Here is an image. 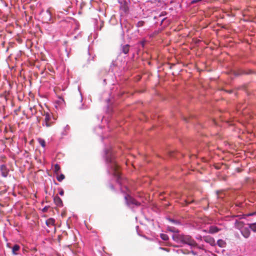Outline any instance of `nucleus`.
<instances>
[{
	"mask_svg": "<svg viewBox=\"0 0 256 256\" xmlns=\"http://www.w3.org/2000/svg\"><path fill=\"white\" fill-rule=\"evenodd\" d=\"M144 22L143 21H140L137 24V26L138 27H141L144 26Z\"/></svg>",
	"mask_w": 256,
	"mask_h": 256,
	"instance_id": "a211bd4d",
	"label": "nucleus"
},
{
	"mask_svg": "<svg viewBox=\"0 0 256 256\" xmlns=\"http://www.w3.org/2000/svg\"><path fill=\"white\" fill-rule=\"evenodd\" d=\"M172 238L178 242L186 244L190 246L191 248L196 246V242L192 239L190 236L188 235L178 234L176 236H173Z\"/></svg>",
	"mask_w": 256,
	"mask_h": 256,
	"instance_id": "f03ea898",
	"label": "nucleus"
},
{
	"mask_svg": "<svg viewBox=\"0 0 256 256\" xmlns=\"http://www.w3.org/2000/svg\"><path fill=\"white\" fill-rule=\"evenodd\" d=\"M54 200L55 204L57 206H62V200L58 196H56L54 198Z\"/></svg>",
	"mask_w": 256,
	"mask_h": 256,
	"instance_id": "423d86ee",
	"label": "nucleus"
},
{
	"mask_svg": "<svg viewBox=\"0 0 256 256\" xmlns=\"http://www.w3.org/2000/svg\"><path fill=\"white\" fill-rule=\"evenodd\" d=\"M160 236L161 238L164 240H167L168 239V236L166 234H161Z\"/></svg>",
	"mask_w": 256,
	"mask_h": 256,
	"instance_id": "4468645a",
	"label": "nucleus"
},
{
	"mask_svg": "<svg viewBox=\"0 0 256 256\" xmlns=\"http://www.w3.org/2000/svg\"><path fill=\"white\" fill-rule=\"evenodd\" d=\"M47 13L48 15H50V12L48 11H47Z\"/></svg>",
	"mask_w": 256,
	"mask_h": 256,
	"instance_id": "bb28decb",
	"label": "nucleus"
},
{
	"mask_svg": "<svg viewBox=\"0 0 256 256\" xmlns=\"http://www.w3.org/2000/svg\"><path fill=\"white\" fill-rule=\"evenodd\" d=\"M164 12H162V14H160V16H164Z\"/></svg>",
	"mask_w": 256,
	"mask_h": 256,
	"instance_id": "b1692460",
	"label": "nucleus"
},
{
	"mask_svg": "<svg viewBox=\"0 0 256 256\" xmlns=\"http://www.w3.org/2000/svg\"><path fill=\"white\" fill-rule=\"evenodd\" d=\"M105 157L106 163L108 164V172L114 176L117 182L120 184V174L118 170V166L115 160V156L111 148L105 150Z\"/></svg>",
	"mask_w": 256,
	"mask_h": 256,
	"instance_id": "f257e3e1",
	"label": "nucleus"
},
{
	"mask_svg": "<svg viewBox=\"0 0 256 256\" xmlns=\"http://www.w3.org/2000/svg\"><path fill=\"white\" fill-rule=\"evenodd\" d=\"M208 239H209L208 242L210 244H213L214 242V238H210Z\"/></svg>",
	"mask_w": 256,
	"mask_h": 256,
	"instance_id": "6ab92c4d",
	"label": "nucleus"
},
{
	"mask_svg": "<svg viewBox=\"0 0 256 256\" xmlns=\"http://www.w3.org/2000/svg\"><path fill=\"white\" fill-rule=\"evenodd\" d=\"M250 226V230H252L254 232H256V222L248 224Z\"/></svg>",
	"mask_w": 256,
	"mask_h": 256,
	"instance_id": "f8f14e48",
	"label": "nucleus"
},
{
	"mask_svg": "<svg viewBox=\"0 0 256 256\" xmlns=\"http://www.w3.org/2000/svg\"><path fill=\"white\" fill-rule=\"evenodd\" d=\"M20 249V246L18 244H14L12 248V253L14 255L18 254L17 252Z\"/></svg>",
	"mask_w": 256,
	"mask_h": 256,
	"instance_id": "1a4fd4ad",
	"label": "nucleus"
},
{
	"mask_svg": "<svg viewBox=\"0 0 256 256\" xmlns=\"http://www.w3.org/2000/svg\"><path fill=\"white\" fill-rule=\"evenodd\" d=\"M59 194L60 195V196H63L64 194V192L62 190L60 192H59Z\"/></svg>",
	"mask_w": 256,
	"mask_h": 256,
	"instance_id": "5701e85b",
	"label": "nucleus"
},
{
	"mask_svg": "<svg viewBox=\"0 0 256 256\" xmlns=\"http://www.w3.org/2000/svg\"><path fill=\"white\" fill-rule=\"evenodd\" d=\"M1 174L3 177L6 178L9 173V168L5 164H2L0 166Z\"/></svg>",
	"mask_w": 256,
	"mask_h": 256,
	"instance_id": "39448f33",
	"label": "nucleus"
},
{
	"mask_svg": "<svg viewBox=\"0 0 256 256\" xmlns=\"http://www.w3.org/2000/svg\"><path fill=\"white\" fill-rule=\"evenodd\" d=\"M169 230L171 232H178V230H175L174 228H169Z\"/></svg>",
	"mask_w": 256,
	"mask_h": 256,
	"instance_id": "aec40b11",
	"label": "nucleus"
},
{
	"mask_svg": "<svg viewBox=\"0 0 256 256\" xmlns=\"http://www.w3.org/2000/svg\"><path fill=\"white\" fill-rule=\"evenodd\" d=\"M38 140L41 146L43 148H44L46 146L44 140L42 138H39Z\"/></svg>",
	"mask_w": 256,
	"mask_h": 256,
	"instance_id": "2eb2a0df",
	"label": "nucleus"
},
{
	"mask_svg": "<svg viewBox=\"0 0 256 256\" xmlns=\"http://www.w3.org/2000/svg\"><path fill=\"white\" fill-rule=\"evenodd\" d=\"M122 52L124 54H127L129 52V45L126 44L122 47Z\"/></svg>",
	"mask_w": 256,
	"mask_h": 256,
	"instance_id": "9b49d317",
	"label": "nucleus"
},
{
	"mask_svg": "<svg viewBox=\"0 0 256 256\" xmlns=\"http://www.w3.org/2000/svg\"><path fill=\"white\" fill-rule=\"evenodd\" d=\"M55 220L52 218H50L46 220V224L48 226H50L54 224Z\"/></svg>",
	"mask_w": 256,
	"mask_h": 256,
	"instance_id": "9d476101",
	"label": "nucleus"
},
{
	"mask_svg": "<svg viewBox=\"0 0 256 256\" xmlns=\"http://www.w3.org/2000/svg\"><path fill=\"white\" fill-rule=\"evenodd\" d=\"M202 0H192V2H191V4H196L198 2H200L202 1Z\"/></svg>",
	"mask_w": 256,
	"mask_h": 256,
	"instance_id": "4be33fe9",
	"label": "nucleus"
},
{
	"mask_svg": "<svg viewBox=\"0 0 256 256\" xmlns=\"http://www.w3.org/2000/svg\"><path fill=\"white\" fill-rule=\"evenodd\" d=\"M110 188H112V190H113V189H114V188L113 186H112H112H110Z\"/></svg>",
	"mask_w": 256,
	"mask_h": 256,
	"instance_id": "a878e982",
	"label": "nucleus"
},
{
	"mask_svg": "<svg viewBox=\"0 0 256 256\" xmlns=\"http://www.w3.org/2000/svg\"><path fill=\"white\" fill-rule=\"evenodd\" d=\"M65 176L64 174H61L60 176L57 177V180L58 182H62Z\"/></svg>",
	"mask_w": 256,
	"mask_h": 256,
	"instance_id": "f3484780",
	"label": "nucleus"
},
{
	"mask_svg": "<svg viewBox=\"0 0 256 256\" xmlns=\"http://www.w3.org/2000/svg\"><path fill=\"white\" fill-rule=\"evenodd\" d=\"M217 244L220 247L223 248L225 246V242L222 240H218L217 241Z\"/></svg>",
	"mask_w": 256,
	"mask_h": 256,
	"instance_id": "ddd939ff",
	"label": "nucleus"
},
{
	"mask_svg": "<svg viewBox=\"0 0 256 256\" xmlns=\"http://www.w3.org/2000/svg\"><path fill=\"white\" fill-rule=\"evenodd\" d=\"M186 203H188H188H190V202H188V201H186Z\"/></svg>",
	"mask_w": 256,
	"mask_h": 256,
	"instance_id": "c85d7f7f",
	"label": "nucleus"
},
{
	"mask_svg": "<svg viewBox=\"0 0 256 256\" xmlns=\"http://www.w3.org/2000/svg\"><path fill=\"white\" fill-rule=\"evenodd\" d=\"M220 229L215 226H211L209 228L208 232L210 234H214L218 232Z\"/></svg>",
	"mask_w": 256,
	"mask_h": 256,
	"instance_id": "0eeeda50",
	"label": "nucleus"
},
{
	"mask_svg": "<svg viewBox=\"0 0 256 256\" xmlns=\"http://www.w3.org/2000/svg\"><path fill=\"white\" fill-rule=\"evenodd\" d=\"M124 198L127 205L132 208L138 207L140 205V202H137L129 195L126 196Z\"/></svg>",
	"mask_w": 256,
	"mask_h": 256,
	"instance_id": "20e7f679",
	"label": "nucleus"
},
{
	"mask_svg": "<svg viewBox=\"0 0 256 256\" xmlns=\"http://www.w3.org/2000/svg\"><path fill=\"white\" fill-rule=\"evenodd\" d=\"M236 227L240 230L242 234L245 238H248L250 234V226L248 224H244L242 222H236Z\"/></svg>",
	"mask_w": 256,
	"mask_h": 256,
	"instance_id": "7ed1b4c3",
	"label": "nucleus"
},
{
	"mask_svg": "<svg viewBox=\"0 0 256 256\" xmlns=\"http://www.w3.org/2000/svg\"><path fill=\"white\" fill-rule=\"evenodd\" d=\"M98 128L101 129V128L100 127H98Z\"/></svg>",
	"mask_w": 256,
	"mask_h": 256,
	"instance_id": "c756f323",
	"label": "nucleus"
},
{
	"mask_svg": "<svg viewBox=\"0 0 256 256\" xmlns=\"http://www.w3.org/2000/svg\"><path fill=\"white\" fill-rule=\"evenodd\" d=\"M160 249H162V250H166V248H161V247H160Z\"/></svg>",
	"mask_w": 256,
	"mask_h": 256,
	"instance_id": "393cba45",
	"label": "nucleus"
},
{
	"mask_svg": "<svg viewBox=\"0 0 256 256\" xmlns=\"http://www.w3.org/2000/svg\"><path fill=\"white\" fill-rule=\"evenodd\" d=\"M169 220H170V221L174 222V224H180V222H178L176 221L175 220H172V219H170V218Z\"/></svg>",
	"mask_w": 256,
	"mask_h": 256,
	"instance_id": "412c9836",
	"label": "nucleus"
},
{
	"mask_svg": "<svg viewBox=\"0 0 256 256\" xmlns=\"http://www.w3.org/2000/svg\"><path fill=\"white\" fill-rule=\"evenodd\" d=\"M50 120V116L48 113L44 114V122L45 125L47 127H49L51 126V124L49 122Z\"/></svg>",
	"mask_w": 256,
	"mask_h": 256,
	"instance_id": "6e6552de",
	"label": "nucleus"
},
{
	"mask_svg": "<svg viewBox=\"0 0 256 256\" xmlns=\"http://www.w3.org/2000/svg\"><path fill=\"white\" fill-rule=\"evenodd\" d=\"M253 214H249V216H252Z\"/></svg>",
	"mask_w": 256,
	"mask_h": 256,
	"instance_id": "cd10ccee",
	"label": "nucleus"
},
{
	"mask_svg": "<svg viewBox=\"0 0 256 256\" xmlns=\"http://www.w3.org/2000/svg\"><path fill=\"white\" fill-rule=\"evenodd\" d=\"M60 166L58 164H56L54 166V170L55 172H58L60 170Z\"/></svg>",
	"mask_w": 256,
	"mask_h": 256,
	"instance_id": "dca6fc26",
	"label": "nucleus"
}]
</instances>
